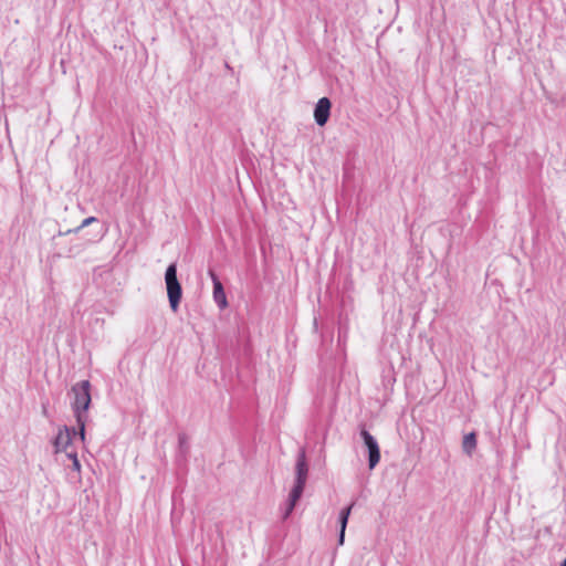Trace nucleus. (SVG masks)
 <instances>
[{"mask_svg": "<svg viewBox=\"0 0 566 566\" xmlns=\"http://www.w3.org/2000/svg\"><path fill=\"white\" fill-rule=\"evenodd\" d=\"M331 106V101L327 97H322L318 99L314 111V118L317 125L324 126L327 123L329 118Z\"/></svg>", "mask_w": 566, "mask_h": 566, "instance_id": "nucleus-4", "label": "nucleus"}, {"mask_svg": "<svg viewBox=\"0 0 566 566\" xmlns=\"http://www.w3.org/2000/svg\"><path fill=\"white\" fill-rule=\"evenodd\" d=\"M307 479V464L305 462L304 454L298 459L296 463V481L306 483Z\"/></svg>", "mask_w": 566, "mask_h": 566, "instance_id": "nucleus-9", "label": "nucleus"}, {"mask_svg": "<svg viewBox=\"0 0 566 566\" xmlns=\"http://www.w3.org/2000/svg\"><path fill=\"white\" fill-rule=\"evenodd\" d=\"M304 488H305L304 482L296 481V483L290 494V502H289V506H287L285 516H287L293 511L294 506L296 505V502L302 496Z\"/></svg>", "mask_w": 566, "mask_h": 566, "instance_id": "nucleus-7", "label": "nucleus"}, {"mask_svg": "<svg viewBox=\"0 0 566 566\" xmlns=\"http://www.w3.org/2000/svg\"><path fill=\"white\" fill-rule=\"evenodd\" d=\"M91 384L88 380H83L77 382L72 387V392L74 394V401L72 403L73 410L75 412L76 422L80 428V437L81 440L85 439V421L86 416L84 415L87 411L91 405Z\"/></svg>", "mask_w": 566, "mask_h": 566, "instance_id": "nucleus-1", "label": "nucleus"}, {"mask_svg": "<svg viewBox=\"0 0 566 566\" xmlns=\"http://www.w3.org/2000/svg\"><path fill=\"white\" fill-rule=\"evenodd\" d=\"M167 295L172 311H177L181 300V285L177 277L176 264H170L165 274Z\"/></svg>", "mask_w": 566, "mask_h": 566, "instance_id": "nucleus-2", "label": "nucleus"}, {"mask_svg": "<svg viewBox=\"0 0 566 566\" xmlns=\"http://www.w3.org/2000/svg\"><path fill=\"white\" fill-rule=\"evenodd\" d=\"M75 432H71V430L66 427L59 430L57 436L54 441V447L56 452H66L69 454L70 447L72 443V437Z\"/></svg>", "mask_w": 566, "mask_h": 566, "instance_id": "nucleus-5", "label": "nucleus"}, {"mask_svg": "<svg viewBox=\"0 0 566 566\" xmlns=\"http://www.w3.org/2000/svg\"><path fill=\"white\" fill-rule=\"evenodd\" d=\"M562 566H566V559L564 560L563 565Z\"/></svg>", "mask_w": 566, "mask_h": 566, "instance_id": "nucleus-13", "label": "nucleus"}, {"mask_svg": "<svg viewBox=\"0 0 566 566\" xmlns=\"http://www.w3.org/2000/svg\"><path fill=\"white\" fill-rule=\"evenodd\" d=\"M353 506H354V504H350L348 507L344 509L339 515V524H340L339 544L340 545L344 543L345 530H346V525H347L348 517L350 515Z\"/></svg>", "mask_w": 566, "mask_h": 566, "instance_id": "nucleus-8", "label": "nucleus"}, {"mask_svg": "<svg viewBox=\"0 0 566 566\" xmlns=\"http://www.w3.org/2000/svg\"><path fill=\"white\" fill-rule=\"evenodd\" d=\"M360 434L369 451V468L374 469L380 460V451L378 443L367 430L363 429Z\"/></svg>", "mask_w": 566, "mask_h": 566, "instance_id": "nucleus-3", "label": "nucleus"}, {"mask_svg": "<svg viewBox=\"0 0 566 566\" xmlns=\"http://www.w3.org/2000/svg\"><path fill=\"white\" fill-rule=\"evenodd\" d=\"M67 457H69L70 459H72V462H73V469H74L75 471H80V469H81V464H80V461H78V459H77L76 453H75V452H69Z\"/></svg>", "mask_w": 566, "mask_h": 566, "instance_id": "nucleus-11", "label": "nucleus"}, {"mask_svg": "<svg viewBox=\"0 0 566 566\" xmlns=\"http://www.w3.org/2000/svg\"><path fill=\"white\" fill-rule=\"evenodd\" d=\"M462 447L468 454L472 453L476 447V437L474 432L464 436Z\"/></svg>", "mask_w": 566, "mask_h": 566, "instance_id": "nucleus-10", "label": "nucleus"}, {"mask_svg": "<svg viewBox=\"0 0 566 566\" xmlns=\"http://www.w3.org/2000/svg\"><path fill=\"white\" fill-rule=\"evenodd\" d=\"M95 221H96L95 217L86 218V219L83 220V222L81 224V228L87 227L88 224H91V223H93Z\"/></svg>", "mask_w": 566, "mask_h": 566, "instance_id": "nucleus-12", "label": "nucleus"}, {"mask_svg": "<svg viewBox=\"0 0 566 566\" xmlns=\"http://www.w3.org/2000/svg\"><path fill=\"white\" fill-rule=\"evenodd\" d=\"M210 276L213 282V300L218 304V306L223 310L228 307V300L227 295L223 290V285L218 279V276L214 274V272L210 271Z\"/></svg>", "mask_w": 566, "mask_h": 566, "instance_id": "nucleus-6", "label": "nucleus"}]
</instances>
